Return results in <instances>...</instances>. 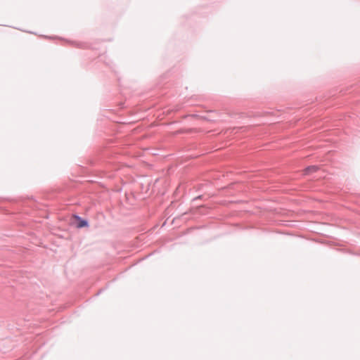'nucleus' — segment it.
Returning <instances> with one entry per match:
<instances>
[{"mask_svg":"<svg viewBox=\"0 0 360 360\" xmlns=\"http://www.w3.org/2000/svg\"><path fill=\"white\" fill-rule=\"evenodd\" d=\"M74 219L75 220V226L77 228H82L88 226V223L86 220L81 219L79 217H74Z\"/></svg>","mask_w":360,"mask_h":360,"instance_id":"nucleus-1","label":"nucleus"},{"mask_svg":"<svg viewBox=\"0 0 360 360\" xmlns=\"http://www.w3.org/2000/svg\"><path fill=\"white\" fill-rule=\"evenodd\" d=\"M307 170L314 172L316 170V167L313 166V167H309L307 169Z\"/></svg>","mask_w":360,"mask_h":360,"instance_id":"nucleus-2","label":"nucleus"}]
</instances>
